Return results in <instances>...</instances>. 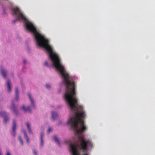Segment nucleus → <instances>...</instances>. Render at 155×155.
Wrapping results in <instances>:
<instances>
[{
    "instance_id": "nucleus-1",
    "label": "nucleus",
    "mask_w": 155,
    "mask_h": 155,
    "mask_svg": "<svg viewBox=\"0 0 155 155\" xmlns=\"http://www.w3.org/2000/svg\"><path fill=\"white\" fill-rule=\"evenodd\" d=\"M12 10L13 15H16L17 18L13 21V23H15L17 21L20 20L25 22L26 29L32 33L38 45L45 49L47 51L51 60L53 62V65L63 78L64 82H74L71 81V78L65 70L64 67L61 62L59 56L54 51L51 46L49 45V40L37 31L35 27L28 20L18 7L12 8Z\"/></svg>"
},
{
    "instance_id": "nucleus-2",
    "label": "nucleus",
    "mask_w": 155,
    "mask_h": 155,
    "mask_svg": "<svg viewBox=\"0 0 155 155\" xmlns=\"http://www.w3.org/2000/svg\"><path fill=\"white\" fill-rule=\"evenodd\" d=\"M7 114L5 112H0V116L4 117V122L6 124L7 121L8 120V118L7 117Z\"/></svg>"
},
{
    "instance_id": "nucleus-3",
    "label": "nucleus",
    "mask_w": 155,
    "mask_h": 155,
    "mask_svg": "<svg viewBox=\"0 0 155 155\" xmlns=\"http://www.w3.org/2000/svg\"><path fill=\"white\" fill-rule=\"evenodd\" d=\"M16 126V123L15 121V120H13V125L12 127V135L14 136H15V129Z\"/></svg>"
},
{
    "instance_id": "nucleus-4",
    "label": "nucleus",
    "mask_w": 155,
    "mask_h": 155,
    "mask_svg": "<svg viewBox=\"0 0 155 155\" xmlns=\"http://www.w3.org/2000/svg\"><path fill=\"white\" fill-rule=\"evenodd\" d=\"M11 109L14 111V112L16 115H17L18 114V110L16 108V107L15 105L13 102H12V107L11 108Z\"/></svg>"
},
{
    "instance_id": "nucleus-5",
    "label": "nucleus",
    "mask_w": 155,
    "mask_h": 155,
    "mask_svg": "<svg viewBox=\"0 0 155 155\" xmlns=\"http://www.w3.org/2000/svg\"><path fill=\"white\" fill-rule=\"evenodd\" d=\"M22 109L24 110L25 112H28L30 113H31V110L30 107L29 106H28L27 108H26L25 106L23 105L22 107Z\"/></svg>"
},
{
    "instance_id": "nucleus-6",
    "label": "nucleus",
    "mask_w": 155,
    "mask_h": 155,
    "mask_svg": "<svg viewBox=\"0 0 155 155\" xmlns=\"http://www.w3.org/2000/svg\"><path fill=\"white\" fill-rule=\"evenodd\" d=\"M58 117V114L57 112H52V117L53 120H55Z\"/></svg>"
},
{
    "instance_id": "nucleus-7",
    "label": "nucleus",
    "mask_w": 155,
    "mask_h": 155,
    "mask_svg": "<svg viewBox=\"0 0 155 155\" xmlns=\"http://www.w3.org/2000/svg\"><path fill=\"white\" fill-rule=\"evenodd\" d=\"M15 93L16 95V97L15 98V99L16 101H17L18 99V88L16 87L15 89Z\"/></svg>"
},
{
    "instance_id": "nucleus-8",
    "label": "nucleus",
    "mask_w": 155,
    "mask_h": 155,
    "mask_svg": "<svg viewBox=\"0 0 155 155\" xmlns=\"http://www.w3.org/2000/svg\"><path fill=\"white\" fill-rule=\"evenodd\" d=\"M28 95L29 98L30 99V100L31 101V105L34 107L35 105H34V101L33 99L31 97V94H30L29 93L28 94Z\"/></svg>"
},
{
    "instance_id": "nucleus-9",
    "label": "nucleus",
    "mask_w": 155,
    "mask_h": 155,
    "mask_svg": "<svg viewBox=\"0 0 155 155\" xmlns=\"http://www.w3.org/2000/svg\"><path fill=\"white\" fill-rule=\"evenodd\" d=\"M7 87H8V91L9 92L11 91L10 81L8 79L7 81Z\"/></svg>"
},
{
    "instance_id": "nucleus-10",
    "label": "nucleus",
    "mask_w": 155,
    "mask_h": 155,
    "mask_svg": "<svg viewBox=\"0 0 155 155\" xmlns=\"http://www.w3.org/2000/svg\"><path fill=\"white\" fill-rule=\"evenodd\" d=\"M53 139L54 140V141L57 143L60 146V143L59 142V141L57 137L54 136L53 137Z\"/></svg>"
},
{
    "instance_id": "nucleus-11",
    "label": "nucleus",
    "mask_w": 155,
    "mask_h": 155,
    "mask_svg": "<svg viewBox=\"0 0 155 155\" xmlns=\"http://www.w3.org/2000/svg\"><path fill=\"white\" fill-rule=\"evenodd\" d=\"M2 74L4 78H5L6 76V71L3 69L1 70Z\"/></svg>"
},
{
    "instance_id": "nucleus-12",
    "label": "nucleus",
    "mask_w": 155,
    "mask_h": 155,
    "mask_svg": "<svg viewBox=\"0 0 155 155\" xmlns=\"http://www.w3.org/2000/svg\"><path fill=\"white\" fill-rule=\"evenodd\" d=\"M24 134L25 137L26 138L27 142H28L29 141V138H28V137L27 135V134H26V133L25 130H24Z\"/></svg>"
},
{
    "instance_id": "nucleus-13",
    "label": "nucleus",
    "mask_w": 155,
    "mask_h": 155,
    "mask_svg": "<svg viewBox=\"0 0 155 155\" xmlns=\"http://www.w3.org/2000/svg\"><path fill=\"white\" fill-rule=\"evenodd\" d=\"M26 125L27 128L29 132L31 133V130L30 128V124L28 123H27Z\"/></svg>"
},
{
    "instance_id": "nucleus-14",
    "label": "nucleus",
    "mask_w": 155,
    "mask_h": 155,
    "mask_svg": "<svg viewBox=\"0 0 155 155\" xmlns=\"http://www.w3.org/2000/svg\"><path fill=\"white\" fill-rule=\"evenodd\" d=\"M18 139H19V141H20L21 144V145H23V140L22 139L21 136H18Z\"/></svg>"
},
{
    "instance_id": "nucleus-15",
    "label": "nucleus",
    "mask_w": 155,
    "mask_h": 155,
    "mask_svg": "<svg viewBox=\"0 0 155 155\" xmlns=\"http://www.w3.org/2000/svg\"><path fill=\"white\" fill-rule=\"evenodd\" d=\"M44 142L43 139H41V146H42L43 145Z\"/></svg>"
},
{
    "instance_id": "nucleus-16",
    "label": "nucleus",
    "mask_w": 155,
    "mask_h": 155,
    "mask_svg": "<svg viewBox=\"0 0 155 155\" xmlns=\"http://www.w3.org/2000/svg\"><path fill=\"white\" fill-rule=\"evenodd\" d=\"M33 153L35 155H37V152L35 150H33Z\"/></svg>"
},
{
    "instance_id": "nucleus-17",
    "label": "nucleus",
    "mask_w": 155,
    "mask_h": 155,
    "mask_svg": "<svg viewBox=\"0 0 155 155\" xmlns=\"http://www.w3.org/2000/svg\"><path fill=\"white\" fill-rule=\"evenodd\" d=\"M44 136V133L42 132L41 134V139H43V137Z\"/></svg>"
},
{
    "instance_id": "nucleus-18",
    "label": "nucleus",
    "mask_w": 155,
    "mask_h": 155,
    "mask_svg": "<svg viewBox=\"0 0 155 155\" xmlns=\"http://www.w3.org/2000/svg\"><path fill=\"white\" fill-rule=\"evenodd\" d=\"M44 65L46 66H48V64L47 61L45 62Z\"/></svg>"
},
{
    "instance_id": "nucleus-19",
    "label": "nucleus",
    "mask_w": 155,
    "mask_h": 155,
    "mask_svg": "<svg viewBox=\"0 0 155 155\" xmlns=\"http://www.w3.org/2000/svg\"><path fill=\"white\" fill-rule=\"evenodd\" d=\"M46 87L48 88H49L50 87H51L50 85L48 84H46Z\"/></svg>"
},
{
    "instance_id": "nucleus-20",
    "label": "nucleus",
    "mask_w": 155,
    "mask_h": 155,
    "mask_svg": "<svg viewBox=\"0 0 155 155\" xmlns=\"http://www.w3.org/2000/svg\"><path fill=\"white\" fill-rule=\"evenodd\" d=\"M51 131V128H49L48 130V133H50Z\"/></svg>"
},
{
    "instance_id": "nucleus-21",
    "label": "nucleus",
    "mask_w": 155,
    "mask_h": 155,
    "mask_svg": "<svg viewBox=\"0 0 155 155\" xmlns=\"http://www.w3.org/2000/svg\"><path fill=\"white\" fill-rule=\"evenodd\" d=\"M6 155H11V154L9 152H8L7 153Z\"/></svg>"
},
{
    "instance_id": "nucleus-22",
    "label": "nucleus",
    "mask_w": 155,
    "mask_h": 155,
    "mask_svg": "<svg viewBox=\"0 0 155 155\" xmlns=\"http://www.w3.org/2000/svg\"><path fill=\"white\" fill-rule=\"evenodd\" d=\"M82 155H89L88 154H87V153H84Z\"/></svg>"
},
{
    "instance_id": "nucleus-23",
    "label": "nucleus",
    "mask_w": 155,
    "mask_h": 155,
    "mask_svg": "<svg viewBox=\"0 0 155 155\" xmlns=\"http://www.w3.org/2000/svg\"><path fill=\"white\" fill-rule=\"evenodd\" d=\"M26 61L25 60V59L24 60L23 62H24V64H25L26 63Z\"/></svg>"
},
{
    "instance_id": "nucleus-24",
    "label": "nucleus",
    "mask_w": 155,
    "mask_h": 155,
    "mask_svg": "<svg viewBox=\"0 0 155 155\" xmlns=\"http://www.w3.org/2000/svg\"><path fill=\"white\" fill-rule=\"evenodd\" d=\"M0 155H2V152L1 150H0Z\"/></svg>"
}]
</instances>
